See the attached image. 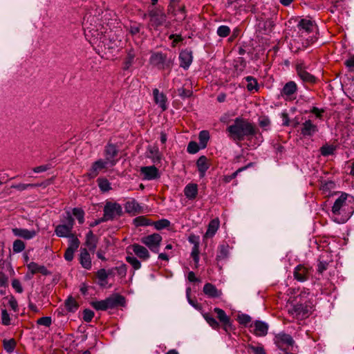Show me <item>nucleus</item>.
I'll list each match as a JSON object with an SVG mask.
<instances>
[{"label": "nucleus", "instance_id": "1", "mask_svg": "<svg viewBox=\"0 0 354 354\" xmlns=\"http://www.w3.org/2000/svg\"><path fill=\"white\" fill-rule=\"evenodd\" d=\"M228 136L235 142L243 141L245 138L255 136L258 129L255 126L242 118H235L234 123L227 128Z\"/></svg>", "mask_w": 354, "mask_h": 354}, {"label": "nucleus", "instance_id": "2", "mask_svg": "<svg viewBox=\"0 0 354 354\" xmlns=\"http://www.w3.org/2000/svg\"><path fill=\"white\" fill-rule=\"evenodd\" d=\"M332 213L334 216H341V220L337 223H345L354 212V198L346 194L341 193L335 201L332 207Z\"/></svg>", "mask_w": 354, "mask_h": 354}, {"label": "nucleus", "instance_id": "3", "mask_svg": "<svg viewBox=\"0 0 354 354\" xmlns=\"http://www.w3.org/2000/svg\"><path fill=\"white\" fill-rule=\"evenodd\" d=\"M125 304V299L123 296L114 294L103 300L91 302V306L96 310H107L113 309L118 306H123Z\"/></svg>", "mask_w": 354, "mask_h": 354}, {"label": "nucleus", "instance_id": "4", "mask_svg": "<svg viewBox=\"0 0 354 354\" xmlns=\"http://www.w3.org/2000/svg\"><path fill=\"white\" fill-rule=\"evenodd\" d=\"M314 308V304L310 301L305 303H298L292 305L288 309V313L293 317L304 319L308 317Z\"/></svg>", "mask_w": 354, "mask_h": 354}, {"label": "nucleus", "instance_id": "5", "mask_svg": "<svg viewBox=\"0 0 354 354\" xmlns=\"http://www.w3.org/2000/svg\"><path fill=\"white\" fill-rule=\"evenodd\" d=\"M65 223L56 226L55 230V234L59 237H69L74 226L75 221L69 212H66L65 216Z\"/></svg>", "mask_w": 354, "mask_h": 354}, {"label": "nucleus", "instance_id": "6", "mask_svg": "<svg viewBox=\"0 0 354 354\" xmlns=\"http://www.w3.org/2000/svg\"><path fill=\"white\" fill-rule=\"evenodd\" d=\"M150 64L160 70L168 69L171 67L172 62L165 54L156 52L152 53L149 58Z\"/></svg>", "mask_w": 354, "mask_h": 354}, {"label": "nucleus", "instance_id": "7", "mask_svg": "<svg viewBox=\"0 0 354 354\" xmlns=\"http://www.w3.org/2000/svg\"><path fill=\"white\" fill-rule=\"evenodd\" d=\"M104 220L112 221L122 214V207L117 203L106 202L104 207Z\"/></svg>", "mask_w": 354, "mask_h": 354}, {"label": "nucleus", "instance_id": "8", "mask_svg": "<svg viewBox=\"0 0 354 354\" xmlns=\"http://www.w3.org/2000/svg\"><path fill=\"white\" fill-rule=\"evenodd\" d=\"M306 68L307 66L303 61H299L296 64V71L299 78L304 83L315 84L317 81V77L308 73Z\"/></svg>", "mask_w": 354, "mask_h": 354}, {"label": "nucleus", "instance_id": "9", "mask_svg": "<svg viewBox=\"0 0 354 354\" xmlns=\"http://www.w3.org/2000/svg\"><path fill=\"white\" fill-rule=\"evenodd\" d=\"M161 241L162 236L157 233L147 235L141 239V242L155 253L158 252Z\"/></svg>", "mask_w": 354, "mask_h": 354}, {"label": "nucleus", "instance_id": "10", "mask_svg": "<svg viewBox=\"0 0 354 354\" xmlns=\"http://www.w3.org/2000/svg\"><path fill=\"white\" fill-rule=\"evenodd\" d=\"M150 17L149 26L157 28L158 27L162 26L166 21V15L162 10L159 9H152L149 12Z\"/></svg>", "mask_w": 354, "mask_h": 354}, {"label": "nucleus", "instance_id": "11", "mask_svg": "<svg viewBox=\"0 0 354 354\" xmlns=\"http://www.w3.org/2000/svg\"><path fill=\"white\" fill-rule=\"evenodd\" d=\"M274 343L282 351H285L290 346H293L295 341L292 337L286 333H281L275 335Z\"/></svg>", "mask_w": 354, "mask_h": 354}, {"label": "nucleus", "instance_id": "12", "mask_svg": "<svg viewBox=\"0 0 354 354\" xmlns=\"http://www.w3.org/2000/svg\"><path fill=\"white\" fill-rule=\"evenodd\" d=\"M319 131L318 127L310 120H307L303 122L300 128V133L304 138L313 136Z\"/></svg>", "mask_w": 354, "mask_h": 354}, {"label": "nucleus", "instance_id": "13", "mask_svg": "<svg viewBox=\"0 0 354 354\" xmlns=\"http://www.w3.org/2000/svg\"><path fill=\"white\" fill-rule=\"evenodd\" d=\"M118 150L115 145L108 144L105 147V149H104L105 159H104V160L106 161L108 163H109L110 167H113L117 163L118 160L115 159V157L118 156Z\"/></svg>", "mask_w": 354, "mask_h": 354}, {"label": "nucleus", "instance_id": "14", "mask_svg": "<svg viewBox=\"0 0 354 354\" xmlns=\"http://www.w3.org/2000/svg\"><path fill=\"white\" fill-rule=\"evenodd\" d=\"M297 91V85L294 81L287 82L283 87L281 95L286 100H295Z\"/></svg>", "mask_w": 354, "mask_h": 354}, {"label": "nucleus", "instance_id": "15", "mask_svg": "<svg viewBox=\"0 0 354 354\" xmlns=\"http://www.w3.org/2000/svg\"><path fill=\"white\" fill-rule=\"evenodd\" d=\"M109 167H110L109 163L103 159H99L93 163L88 174V176L93 178L96 177L101 171Z\"/></svg>", "mask_w": 354, "mask_h": 354}, {"label": "nucleus", "instance_id": "16", "mask_svg": "<svg viewBox=\"0 0 354 354\" xmlns=\"http://www.w3.org/2000/svg\"><path fill=\"white\" fill-rule=\"evenodd\" d=\"M311 274V270L304 265H298L294 271L295 278L301 282L306 281Z\"/></svg>", "mask_w": 354, "mask_h": 354}, {"label": "nucleus", "instance_id": "17", "mask_svg": "<svg viewBox=\"0 0 354 354\" xmlns=\"http://www.w3.org/2000/svg\"><path fill=\"white\" fill-rule=\"evenodd\" d=\"M12 232L15 236L21 237L26 240L32 239L37 235L35 230H29L24 228H12Z\"/></svg>", "mask_w": 354, "mask_h": 354}, {"label": "nucleus", "instance_id": "18", "mask_svg": "<svg viewBox=\"0 0 354 354\" xmlns=\"http://www.w3.org/2000/svg\"><path fill=\"white\" fill-rule=\"evenodd\" d=\"M179 59L180 66L185 69H187L193 60L192 51L189 50H182L179 55Z\"/></svg>", "mask_w": 354, "mask_h": 354}, {"label": "nucleus", "instance_id": "19", "mask_svg": "<svg viewBox=\"0 0 354 354\" xmlns=\"http://www.w3.org/2000/svg\"><path fill=\"white\" fill-rule=\"evenodd\" d=\"M140 171L145 180H151L159 177L158 170L155 166L143 167Z\"/></svg>", "mask_w": 354, "mask_h": 354}, {"label": "nucleus", "instance_id": "20", "mask_svg": "<svg viewBox=\"0 0 354 354\" xmlns=\"http://www.w3.org/2000/svg\"><path fill=\"white\" fill-rule=\"evenodd\" d=\"M153 95L155 103L158 104L162 111H165L167 108V97L163 93H160L158 88L153 90Z\"/></svg>", "mask_w": 354, "mask_h": 354}, {"label": "nucleus", "instance_id": "21", "mask_svg": "<svg viewBox=\"0 0 354 354\" xmlns=\"http://www.w3.org/2000/svg\"><path fill=\"white\" fill-rule=\"evenodd\" d=\"M203 292L209 297L218 298L222 295V291L216 288V286L210 283L204 285Z\"/></svg>", "mask_w": 354, "mask_h": 354}, {"label": "nucleus", "instance_id": "22", "mask_svg": "<svg viewBox=\"0 0 354 354\" xmlns=\"http://www.w3.org/2000/svg\"><path fill=\"white\" fill-rule=\"evenodd\" d=\"M297 27L301 33L311 32L315 28V24L313 21L307 19H302L299 21Z\"/></svg>", "mask_w": 354, "mask_h": 354}, {"label": "nucleus", "instance_id": "23", "mask_svg": "<svg viewBox=\"0 0 354 354\" xmlns=\"http://www.w3.org/2000/svg\"><path fill=\"white\" fill-rule=\"evenodd\" d=\"M268 325L261 321H256L254 324V333L257 336L263 337L267 335Z\"/></svg>", "mask_w": 354, "mask_h": 354}, {"label": "nucleus", "instance_id": "24", "mask_svg": "<svg viewBox=\"0 0 354 354\" xmlns=\"http://www.w3.org/2000/svg\"><path fill=\"white\" fill-rule=\"evenodd\" d=\"M80 262L84 268L86 270H90L91 268V259L88 252L85 248L81 250Z\"/></svg>", "mask_w": 354, "mask_h": 354}, {"label": "nucleus", "instance_id": "25", "mask_svg": "<svg viewBox=\"0 0 354 354\" xmlns=\"http://www.w3.org/2000/svg\"><path fill=\"white\" fill-rule=\"evenodd\" d=\"M196 166L200 174V177L203 178L209 167L207 157L205 156H200L196 161Z\"/></svg>", "mask_w": 354, "mask_h": 354}, {"label": "nucleus", "instance_id": "26", "mask_svg": "<svg viewBox=\"0 0 354 354\" xmlns=\"http://www.w3.org/2000/svg\"><path fill=\"white\" fill-rule=\"evenodd\" d=\"M125 211L131 214H136L141 211V207L138 204V203L134 200L131 199L126 202L124 205Z\"/></svg>", "mask_w": 354, "mask_h": 354}, {"label": "nucleus", "instance_id": "27", "mask_svg": "<svg viewBox=\"0 0 354 354\" xmlns=\"http://www.w3.org/2000/svg\"><path fill=\"white\" fill-rule=\"evenodd\" d=\"M184 194L189 200H194L198 194V185L195 183H189L184 188Z\"/></svg>", "mask_w": 354, "mask_h": 354}, {"label": "nucleus", "instance_id": "28", "mask_svg": "<svg viewBox=\"0 0 354 354\" xmlns=\"http://www.w3.org/2000/svg\"><path fill=\"white\" fill-rule=\"evenodd\" d=\"M132 249L135 254L140 259L147 260L150 257L149 251L146 248L138 244H133Z\"/></svg>", "mask_w": 354, "mask_h": 354}, {"label": "nucleus", "instance_id": "29", "mask_svg": "<svg viewBox=\"0 0 354 354\" xmlns=\"http://www.w3.org/2000/svg\"><path fill=\"white\" fill-rule=\"evenodd\" d=\"M28 270L31 272L32 274L39 272L43 275H48L50 274V272L47 270V268L44 266H40L35 262H30L27 265Z\"/></svg>", "mask_w": 354, "mask_h": 354}, {"label": "nucleus", "instance_id": "30", "mask_svg": "<svg viewBox=\"0 0 354 354\" xmlns=\"http://www.w3.org/2000/svg\"><path fill=\"white\" fill-rule=\"evenodd\" d=\"M214 311L216 313L219 321L223 324L225 330H227V328L231 325L230 317L223 310L219 308H215Z\"/></svg>", "mask_w": 354, "mask_h": 354}, {"label": "nucleus", "instance_id": "31", "mask_svg": "<svg viewBox=\"0 0 354 354\" xmlns=\"http://www.w3.org/2000/svg\"><path fill=\"white\" fill-rule=\"evenodd\" d=\"M219 227L218 218L212 219L208 224L207 230L205 234V238H211L214 236Z\"/></svg>", "mask_w": 354, "mask_h": 354}, {"label": "nucleus", "instance_id": "32", "mask_svg": "<svg viewBox=\"0 0 354 354\" xmlns=\"http://www.w3.org/2000/svg\"><path fill=\"white\" fill-rule=\"evenodd\" d=\"M335 188V183L332 180L322 182L320 186V189L326 197H329L333 194L332 191Z\"/></svg>", "mask_w": 354, "mask_h": 354}, {"label": "nucleus", "instance_id": "33", "mask_svg": "<svg viewBox=\"0 0 354 354\" xmlns=\"http://www.w3.org/2000/svg\"><path fill=\"white\" fill-rule=\"evenodd\" d=\"M86 245L91 252H94L97 248V239L91 230L86 235Z\"/></svg>", "mask_w": 354, "mask_h": 354}, {"label": "nucleus", "instance_id": "34", "mask_svg": "<svg viewBox=\"0 0 354 354\" xmlns=\"http://www.w3.org/2000/svg\"><path fill=\"white\" fill-rule=\"evenodd\" d=\"M245 81L248 82L247 84V89L250 91H257L259 89V84L257 82V80L252 77V76H247L245 77Z\"/></svg>", "mask_w": 354, "mask_h": 354}, {"label": "nucleus", "instance_id": "35", "mask_svg": "<svg viewBox=\"0 0 354 354\" xmlns=\"http://www.w3.org/2000/svg\"><path fill=\"white\" fill-rule=\"evenodd\" d=\"M96 277L98 279V284L101 286H104L107 283V274L106 270L104 268L100 269L96 272Z\"/></svg>", "mask_w": 354, "mask_h": 354}, {"label": "nucleus", "instance_id": "36", "mask_svg": "<svg viewBox=\"0 0 354 354\" xmlns=\"http://www.w3.org/2000/svg\"><path fill=\"white\" fill-rule=\"evenodd\" d=\"M136 57L135 51L133 49H130L127 55V57L125 58L124 61V69L127 70L129 68V67L132 65L134 61V58Z\"/></svg>", "mask_w": 354, "mask_h": 354}, {"label": "nucleus", "instance_id": "37", "mask_svg": "<svg viewBox=\"0 0 354 354\" xmlns=\"http://www.w3.org/2000/svg\"><path fill=\"white\" fill-rule=\"evenodd\" d=\"M199 143L202 149L207 147V143L209 139V133L207 131H201L198 136Z\"/></svg>", "mask_w": 354, "mask_h": 354}, {"label": "nucleus", "instance_id": "38", "mask_svg": "<svg viewBox=\"0 0 354 354\" xmlns=\"http://www.w3.org/2000/svg\"><path fill=\"white\" fill-rule=\"evenodd\" d=\"M228 248L229 247L227 245H221L218 247V251L216 255V260L221 261L227 257L229 252Z\"/></svg>", "mask_w": 354, "mask_h": 354}, {"label": "nucleus", "instance_id": "39", "mask_svg": "<svg viewBox=\"0 0 354 354\" xmlns=\"http://www.w3.org/2000/svg\"><path fill=\"white\" fill-rule=\"evenodd\" d=\"M133 224L138 226H148L152 224V223L145 216H140L133 219Z\"/></svg>", "mask_w": 354, "mask_h": 354}, {"label": "nucleus", "instance_id": "40", "mask_svg": "<svg viewBox=\"0 0 354 354\" xmlns=\"http://www.w3.org/2000/svg\"><path fill=\"white\" fill-rule=\"evenodd\" d=\"M66 308L70 312H75L78 308V305L75 299L73 297H68L65 301Z\"/></svg>", "mask_w": 354, "mask_h": 354}, {"label": "nucleus", "instance_id": "41", "mask_svg": "<svg viewBox=\"0 0 354 354\" xmlns=\"http://www.w3.org/2000/svg\"><path fill=\"white\" fill-rule=\"evenodd\" d=\"M252 165V163L250 162L248 165L238 169L236 171L232 173L231 175L225 176V178H224L225 182L230 183L232 180L235 178L239 173H241L243 171H245V169H247L248 167H251Z\"/></svg>", "mask_w": 354, "mask_h": 354}, {"label": "nucleus", "instance_id": "42", "mask_svg": "<svg viewBox=\"0 0 354 354\" xmlns=\"http://www.w3.org/2000/svg\"><path fill=\"white\" fill-rule=\"evenodd\" d=\"M3 348L8 353H12L16 346V342L14 339H4L3 340Z\"/></svg>", "mask_w": 354, "mask_h": 354}, {"label": "nucleus", "instance_id": "43", "mask_svg": "<svg viewBox=\"0 0 354 354\" xmlns=\"http://www.w3.org/2000/svg\"><path fill=\"white\" fill-rule=\"evenodd\" d=\"M68 238L69 240L68 249L76 251L80 244L79 239L76 236H75L74 234H72Z\"/></svg>", "mask_w": 354, "mask_h": 354}, {"label": "nucleus", "instance_id": "44", "mask_svg": "<svg viewBox=\"0 0 354 354\" xmlns=\"http://www.w3.org/2000/svg\"><path fill=\"white\" fill-rule=\"evenodd\" d=\"M203 317L212 328L217 329L219 328L218 322L211 315L205 313L203 314Z\"/></svg>", "mask_w": 354, "mask_h": 354}, {"label": "nucleus", "instance_id": "45", "mask_svg": "<svg viewBox=\"0 0 354 354\" xmlns=\"http://www.w3.org/2000/svg\"><path fill=\"white\" fill-rule=\"evenodd\" d=\"M73 214L78 221L80 224H83L84 222V212L82 209L75 207L73 209Z\"/></svg>", "mask_w": 354, "mask_h": 354}, {"label": "nucleus", "instance_id": "46", "mask_svg": "<svg viewBox=\"0 0 354 354\" xmlns=\"http://www.w3.org/2000/svg\"><path fill=\"white\" fill-rule=\"evenodd\" d=\"M230 28L229 26L225 25H222L218 26L216 30L217 35L221 37H226L230 33Z\"/></svg>", "mask_w": 354, "mask_h": 354}, {"label": "nucleus", "instance_id": "47", "mask_svg": "<svg viewBox=\"0 0 354 354\" xmlns=\"http://www.w3.org/2000/svg\"><path fill=\"white\" fill-rule=\"evenodd\" d=\"M98 186L101 191L107 192L111 189V185L109 180L106 178H98L97 179Z\"/></svg>", "mask_w": 354, "mask_h": 354}, {"label": "nucleus", "instance_id": "48", "mask_svg": "<svg viewBox=\"0 0 354 354\" xmlns=\"http://www.w3.org/2000/svg\"><path fill=\"white\" fill-rule=\"evenodd\" d=\"M12 249L14 252H21L25 249V243L21 240L17 239L13 242Z\"/></svg>", "mask_w": 354, "mask_h": 354}, {"label": "nucleus", "instance_id": "49", "mask_svg": "<svg viewBox=\"0 0 354 354\" xmlns=\"http://www.w3.org/2000/svg\"><path fill=\"white\" fill-rule=\"evenodd\" d=\"M155 228L158 230L165 229L170 225V221L167 219H160L153 223Z\"/></svg>", "mask_w": 354, "mask_h": 354}, {"label": "nucleus", "instance_id": "50", "mask_svg": "<svg viewBox=\"0 0 354 354\" xmlns=\"http://www.w3.org/2000/svg\"><path fill=\"white\" fill-rule=\"evenodd\" d=\"M126 261L132 266L134 270H138L141 267V263L135 257L127 256Z\"/></svg>", "mask_w": 354, "mask_h": 354}, {"label": "nucleus", "instance_id": "51", "mask_svg": "<svg viewBox=\"0 0 354 354\" xmlns=\"http://www.w3.org/2000/svg\"><path fill=\"white\" fill-rule=\"evenodd\" d=\"M199 243L196 242L195 245L193 246L191 252V256L196 264H198L199 262Z\"/></svg>", "mask_w": 354, "mask_h": 354}, {"label": "nucleus", "instance_id": "52", "mask_svg": "<svg viewBox=\"0 0 354 354\" xmlns=\"http://www.w3.org/2000/svg\"><path fill=\"white\" fill-rule=\"evenodd\" d=\"M37 184H24V183H19L18 185H12V188L16 189L19 191H24L28 188H33L37 187Z\"/></svg>", "mask_w": 354, "mask_h": 354}, {"label": "nucleus", "instance_id": "53", "mask_svg": "<svg viewBox=\"0 0 354 354\" xmlns=\"http://www.w3.org/2000/svg\"><path fill=\"white\" fill-rule=\"evenodd\" d=\"M200 149V147L198 146V145L194 142V141H191L188 145H187V151L189 153H191V154H194L196 153H197Z\"/></svg>", "mask_w": 354, "mask_h": 354}, {"label": "nucleus", "instance_id": "54", "mask_svg": "<svg viewBox=\"0 0 354 354\" xmlns=\"http://www.w3.org/2000/svg\"><path fill=\"white\" fill-rule=\"evenodd\" d=\"M335 149L333 146L330 145H324L321 147L320 151L322 156H326L333 153Z\"/></svg>", "mask_w": 354, "mask_h": 354}, {"label": "nucleus", "instance_id": "55", "mask_svg": "<svg viewBox=\"0 0 354 354\" xmlns=\"http://www.w3.org/2000/svg\"><path fill=\"white\" fill-rule=\"evenodd\" d=\"M52 319L50 317H42L37 319V324L39 325L49 327L51 325Z\"/></svg>", "mask_w": 354, "mask_h": 354}, {"label": "nucleus", "instance_id": "56", "mask_svg": "<svg viewBox=\"0 0 354 354\" xmlns=\"http://www.w3.org/2000/svg\"><path fill=\"white\" fill-rule=\"evenodd\" d=\"M1 323L5 326L10 324V315L6 309L1 310Z\"/></svg>", "mask_w": 354, "mask_h": 354}, {"label": "nucleus", "instance_id": "57", "mask_svg": "<svg viewBox=\"0 0 354 354\" xmlns=\"http://www.w3.org/2000/svg\"><path fill=\"white\" fill-rule=\"evenodd\" d=\"M117 274L121 277L123 278L127 275V267L125 264L122 263L119 266L115 267Z\"/></svg>", "mask_w": 354, "mask_h": 354}, {"label": "nucleus", "instance_id": "58", "mask_svg": "<svg viewBox=\"0 0 354 354\" xmlns=\"http://www.w3.org/2000/svg\"><path fill=\"white\" fill-rule=\"evenodd\" d=\"M190 291L191 289L189 288L186 290V296L187 298V301L189 304L192 306L194 308L198 309L200 308V304L196 301L190 298Z\"/></svg>", "mask_w": 354, "mask_h": 354}, {"label": "nucleus", "instance_id": "59", "mask_svg": "<svg viewBox=\"0 0 354 354\" xmlns=\"http://www.w3.org/2000/svg\"><path fill=\"white\" fill-rule=\"evenodd\" d=\"M94 317V313L89 309H85L83 311V319L86 322H90Z\"/></svg>", "mask_w": 354, "mask_h": 354}, {"label": "nucleus", "instance_id": "60", "mask_svg": "<svg viewBox=\"0 0 354 354\" xmlns=\"http://www.w3.org/2000/svg\"><path fill=\"white\" fill-rule=\"evenodd\" d=\"M238 321L241 324L247 325L251 322V317L246 314H241L238 316Z\"/></svg>", "mask_w": 354, "mask_h": 354}, {"label": "nucleus", "instance_id": "61", "mask_svg": "<svg viewBox=\"0 0 354 354\" xmlns=\"http://www.w3.org/2000/svg\"><path fill=\"white\" fill-rule=\"evenodd\" d=\"M12 286L17 292L21 293L23 292L21 282L18 279H15L12 281Z\"/></svg>", "mask_w": 354, "mask_h": 354}, {"label": "nucleus", "instance_id": "62", "mask_svg": "<svg viewBox=\"0 0 354 354\" xmlns=\"http://www.w3.org/2000/svg\"><path fill=\"white\" fill-rule=\"evenodd\" d=\"M328 263L326 261H319L317 266V271L319 273H323L328 268Z\"/></svg>", "mask_w": 354, "mask_h": 354}, {"label": "nucleus", "instance_id": "63", "mask_svg": "<svg viewBox=\"0 0 354 354\" xmlns=\"http://www.w3.org/2000/svg\"><path fill=\"white\" fill-rule=\"evenodd\" d=\"M178 95L182 97H188L191 96L192 92L190 90L180 88L178 90Z\"/></svg>", "mask_w": 354, "mask_h": 354}, {"label": "nucleus", "instance_id": "64", "mask_svg": "<svg viewBox=\"0 0 354 354\" xmlns=\"http://www.w3.org/2000/svg\"><path fill=\"white\" fill-rule=\"evenodd\" d=\"M345 65L348 68L350 71H354V55L345 61Z\"/></svg>", "mask_w": 354, "mask_h": 354}]
</instances>
